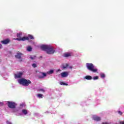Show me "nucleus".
Returning <instances> with one entry per match:
<instances>
[{
  "mask_svg": "<svg viewBox=\"0 0 124 124\" xmlns=\"http://www.w3.org/2000/svg\"><path fill=\"white\" fill-rule=\"evenodd\" d=\"M40 48L42 51H45L48 55H52L55 52L54 47L51 45H42Z\"/></svg>",
  "mask_w": 124,
  "mask_h": 124,
  "instance_id": "f257e3e1",
  "label": "nucleus"
},
{
  "mask_svg": "<svg viewBox=\"0 0 124 124\" xmlns=\"http://www.w3.org/2000/svg\"><path fill=\"white\" fill-rule=\"evenodd\" d=\"M19 84L28 87L30 84H31V81L30 80H27L26 78H22L18 80Z\"/></svg>",
  "mask_w": 124,
  "mask_h": 124,
  "instance_id": "f03ea898",
  "label": "nucleus"
},
{
  "mask_svg": "<svg viewBox=\"0 0 124 124\" xmlns=\"http://www.w3.org/2000/svg\"><path fill=\"white\" fill-rule=\"evenodd\" d=\"M86 67L88 70L92 72H96L97 71V69L94 68V65L92 63H86Z\"/></svg>",
  "mask_w": 124,
  "mask_h": 124,
  "instance_id": "7ed1b4c3",
  "label": "nucleus"
},
{
  "mask_svg": "<svg viewBox=\"0 0 124 124\" xmlns=\"http://www.w3.org/2000/svg\"><path fill=\"white\" fill-rule=\"evenodd\" d=\"M29 39H34L33 36L32 35H28V37H23L22 38H16L15 40L18 41H26V40H29Z\"/></svg>",
  "mask_w": 124,
  "mask_h": 124,
  "instance_id": "20e7f679",
  "label": "nucleus"
},
{
  "mask_svg": "<svg viewBox=\"0 0 124 124\" xmlns=\"http://www.w3.org/2000/svg\"><path fill=\"white\" fill-rule=\"evenodd\" d=\"M7 104L10 109H15L16 108V106H17V104L15 102H11V101H7Z\"/></svg>",
  "mask_w": 124,
  "mask_h": 124,
  "instance_id": "39448f33",
  "label": "nucleus"
},
{
  "mask_svg": "<svg viewBox=\"0 0 124 124\" xmlns=\"http://www.w3.org/2000/svg\"><path fill=\"white\" fill-rule=\"evenodd\" d=\"M47 76V75L45 73H40L38 75V78L39 79H43V78H44V77H46Z\"/></svg>",
  "mask_w": 124,
  "mask_h": 124,
  "instance_id": "423d86ee",
  "label": "nucleus"
},
{
  "mask_svg": "<svg viewBox=\"0 0 124 124\" xmlns=\"http://www.w3.org/2000/svg\"><path fill=\"white\" fill-rule=\"evenodd\" d=\"M0 42L1 43H2V44H4L5 45H6L10 42V40L9 39H6L4 40L1 41Z\"/></svg>",
  "mask_w": 124,
  "mask_h": 124,
  "instance_id": "0eeeda50",
  "label": "nucleus"
},
{
  "mask_svg": "<svg viewBox=\"0 0 124 124\" xmlns=\"http://www.w3.org/2000/svg\"><path fill=\"white\" fill-rule=\"evenodd\" d=\"M61 75L62 78H65V77H67V76H68V72H63L61 74Z\"/></svg>",
  "mask_w": 124,
  "mask_h": 124,
  "instance_id": "6e6552de",
  "label": "nucleus"
},
{
  "mask_svg": "<svg viewBox=\"0 0 124 124\" xmlns=\"http://www.w3.org/2000/svg\"><path fill=\"white\" fill-rule=\"evenodd\" d=\"M22 75H23V73H18L17 74L15 75V78L16 79V78H21V77H22Z\"/></svg>",
  "mask_w": 124,
  "mask_h": 124,
  "instance_id": "1a4fd4ad",
  "label": "nucleus"
},
{
  "mask_svg": "<svg viewBox=\"0 0 124 124\" xmlns=\"http://www.w3.org/2000/svg\"><path fill=\"white\" fill-rule=\"evenodd\" d=\"M93 119L94 121H96V122H98L100 121V120H101V118H100V117L95 115H94L93 116Z\"/></svg>",
  "mask_w": 124,
  "mask_h": 124,
  "instance_id": "9d476101",
  "label": "nucleus"
},
{
  "mask_svg": "<svg viewBox=\"0 0 124 124\" xmlns=\"http://www.w3.org/2000/svg\"><path fill=\"white\" fill-rule=\"evenodd\" d=\"M21 57L22 54L21 53H17V54L15 56V58L16 59H19V60L21 59Z\"/></svg>",
  "mask_w": 124,
  "mask_h": 124,
  "instance_id": "9b49d317",
  "label": "nucleus"
},
{
  "mask_svg": "<svg viewBox=\"0 0 124 124\" xmlns=\"http://www.w3.org/2000/svg\"><path fill=\"white\" fill-rule=\"evenodd\" d=\"M84 79H86V80H92L93 78L91 76H86L84 78Z\"/></svg>",
  "mask_w": 124,
  "mask_h": 124,
  "instance_id": "f8f14e48",
  "label": "nucleus"
},
{
  "mask_svg": "<svg viewBox=\"0 0 124 124\" xmlns=\"http://www.w3.org/2000/svg\"><path fill=\"white\" fill-rule=\"evenodd\" d=\"M64 57L65 58H68L69 57H71V54H70V53H65L64 54Z\"/></svg>",
  "mask_w": 124,
  "mask_h": 124,
  "instance_id": "ddd939ff",
  "label": "nucleus"
},
{
  "mask_svg": "<svg viewBox=\"0 0 124 124\" xmlns=\"http://www.w3.org/2000/svg\"><path fill=\"white\" fill-rule=\"evenodd\" d=\"M27 50L28 52H31V51H32V48L31 46H28L27 47Z\"/></svg>",
  "mask_w": 124,
  "mask_h": 124,
  "instance_id": "4468645a",
  "label": "nucleus"
},
{
  "mask_svg": "<svg viewBox=\"0 0 124 124\" xmlns=\"http://www.w3.org/2000/svg\"><path fill=\"white\" fill-rule=\"evenodd\" d=\"M68 66H69V65H68V64L67 63H66L65 65H63L62 68L63 69H66L68 67Z\"/></svg>",
  "mask_w": 124,
  "mask_h": 124,
  "instance_id": "2eb2a0df",
  "label": "nucleus"
},
{
  "mask_svg": "<svg viewBox=\"0 0 124 124\" xmlns=\"http://www.w3.org/2000/svg\"><path fill=\"white\" fill-rule=\"evenodd\" d=\"M60 84L61 86H68V84L65 83L63 82H60Z\"/></svg>",
  "mask_w": 124,
  "mask_h": 124,
  "instance_id": "dca6fc26",
  "label": "nucleus"
},
{
  "mask_svg": "<svg viewBox=\"0 0 124 124\" xmlns=\"http://www.w3.org/2000/svg\"><path fill=\"white\" fill-rule=\"evenodd\" d=\"M22 113H23L24 115H27V114H28V111L27 110V109H23Z\"/></svg>",
  "mask_w": 124,
  "mask_h": 124,
  "instance_id": "f3484780",
  "label": "nucleus"
},
{
  "mask_svg": "<svg viewBox=\"0 0 124 124\" xmlns=\"http://www.w3.org/2000/svg\"><path fill=\"white\" fill-rule=\"evenodd\" d=\"M53 73H54L53 70H50L49 71L47 72V74H48L49 75L53 74Z\"/></svg>",
  "mask_w": 124,
  "mask_h": 124,
  "instance_id": "a211bd4d",
  "label": "nucleus"
},
{
  "mask_svg": "<svg viewBox=\"0 0 124 124\" xmlns=\"http://www.w3.org/2000/svg\"><path fill=\"white\" fill-rule=\"evenodd\" d=\"M37 96L39 98H43V94H38Z\"/></svg>",
  "mask_w": 124,
  "mask_h": 124,
  "instance_id": "6ab92c4d",
  "label": "nucleus"
},
{
  "mask_svg": "<svg viewBox=\"0 0 124 124\" xmlns=\"http://www.w3.org/2000/svg\"><path fill=\"white\" fill-rule=\"evenodd\" d=\"M16 35H17V37H19L18 38H21V36H22V34L17 33Z\"/></svg>",
  "mask_w": 124,
  "mask_h": 124,
  "instance_id": "aec40b11",
  "label": "nucleus"
},
{
  "mask_svg": "<svg viewBox=\"0 0 124 124\" xmlns=\"http://www.w3.org/2000/svg\"><path fill=\"white\" fill-rule=\"evenodd\" d=\"M101 78H105V75L104 74H100Z\"/></svg>",
  "mask_w": 124,
  "mask_h": 124,
  "instance_id": "412c9836",
  "label": "nucleus"
},
{
  "mask_svg": "<svg viewBox=\"0 0 124 124\" xmlns=\"http://www.w3.org/2000/svg\"><path fill=\"white\" fill-rule=\"evenodd\" d=\"M32 66L33 67H34V68H35V67H37V65H36V64H35V63H33V64H32Z\"/></svg>",
  "mask_w": 124,
  "mask_h": 124,
  "instance_id": "4be33fe9",
  "label": "nucleus"
},
{
  "mask_svg": "<svg viewBox=\"0 0 124 124\" xmlns=\"http://www.w3.org/2000/svg\"><path fill=\"white\" fill-rule=\"evenodd\" d=\"M93 79V80H97L98 79V76L94 77Z\"/></svg>",
  "mask_w": 124,
  "mask_h": 124,
  "instance_id": "5701e85b",
  "label": "nucleus"
},
{
  "mask_svg": "<svg viewBox=\"0 0 124 124\" xmlns=\"http://www.w3.org/2000/svg\"><path fill=\"white\" fill-rule=\"evenodd\" d=\"M39 92H43V93H44V92H45V90H44V89H41L39 90Z\"/></svg>",
  "mask_w": 124,
  "mask_h": 124,
  "instance_id": "b1692460",
  "label": "nucleus"
},
{
  "mask_svg": "<svg viewBox=\"0 0 124 124\" xmlns=\"http://www.w3.org/2000/svg\"><path fill=\"white\" fill-rule=\"evenodd\" d=\"M118 114H119V115H123V112H122L121 111H118Z\"/></svg>",
  "mask_w": 124,
  "mask_h": 124,
  "instance_id": "393cba45",
  "label": "nucleus"
},
{
  "mask_svg": "<svg viewBox=\"0 0 124 124\" xmlns=\"http://www.w3.org/2000/svg\"><path fill=\"white\" fill-rule=\"evenodd\" d=\"M120 124H124V121H122L119 122Z\"/></svg>",
  "mask_w": 124,
  "mask_h": 124,
  "instance_id": "a878e982",
  "label": "nucleus"
},
{
  "mask_svg": "<svg viewBox=\"0 0 124 124\" xmlns=\"http://www.w3.org/2000/svg\"><path fill=\"white\" fill-rule=\"evenodd\" d=\"M6 123H7V124H12V123L11 122H9V121H7Z\"/></svg>",
  "mask_w": 124,
  "mask_h": 124,
  "instance_id": "bb28decb",
  "label": "nucleus"
},
{
  "mask_svg": "<svg viewBox=\"0 0 124 124\" xmlns=\"http://www.w3.org/2000/svg\"><path fill=\"white\" fill-rule=\"evenodd\" d=\"M0 106H3V103H2V102L0 103Z\"/></svg>",
  "mask_w": 124,
  "mask_h": 124,
  "instance_id": "cd10ccee",
  "label": "nucleus"
},
{
  "mask_svg": "<svg viewBox=\"0 0 124 124\" xmlns=\"http://www.w3.org/2000/svg\"><path fill=\"white\" fill-rule=\"evenodd\" d=\"M101 124H109L107 122H106V123L103 122Z\"/></svg>",
  "mask_w": 124,
  "mask_h": 124,
  "instance_id": "c85d7f7f",
  "label": "nucleus"
},
{
  "mask_svg": "<svg viewBox=\"0 0 124 124\" xmlns=\"http://www.w3.org/2000/svg\"><path fill=\"white\" fill-rule=\"evenodd\" d=\"M2 48V45L0 44V49H1Z\"/></svg>",
  "mask_w": 124,
  "mask_h": 124,
  "instance_id": "c756f323",
  "label": "nucleus"
},
{
  "mask_svg": "<svg viewBox=\"0 0 124 124\" xmlns=\"http://www.w3.org/2000/svg\"><path fill=\"white\" fill-rule=\"evenodd\" d=\"M69 68L70 69H72V66H69Z\"/></svg>",
  "mask_w": 124,
  "mask_h": 124,
  "instance_id": "7c9ffc66",
  "label": "nucleus"
},
{
  "mask_svg": "<svg viewBox=\"0 0 124 124\" xmlns=\"http://www.w3.org/2000/svg\"><path fill=\"white\" fill-rule=\"evenodd\" d=\"M58 71H61V69H58Z\"/></svg>",
  "mask_w": 124,
  "mask_h": 124,
  "instance_id": "2f4dec72",
  "label": "nucleus"
},
{
  "mask_svg": "<svg viewBox=\"0 0 124 124\" xmlns=\"http://www.w3.org/2000/svg\"><path fill=\"white\" fill-rule=\"evenodd\" d=\"M31 60H33V58H32V57H31Z\"/></svg>",
  "mask_w": 124,
  "mask_h": 124,
  "instance_id": "473e14b6",
  "label": "nucleus"
},
{
  "mask_svg": "<svg viewBox=\"0 0 124 124\" xmlns=\"http://www.w3.org/2000/svg\"><path fill=\"white\" fill-rule=\"evenodd\" d=\"M20 62H22V60H20Z\"/></svg>",
  "mask_w": 124,
  "mask_h": 124,
  "instance_id": "72a5a7b5",
  "label": "nucleus"
}]
</instances>
